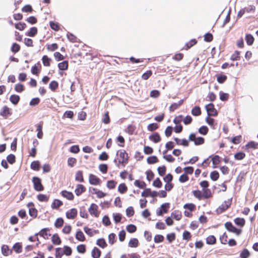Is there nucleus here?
<instances>
[{
    "label": "nucleus",
    "mask_w": 258,
    "mask_h": 258,
    "mask_svg": "<svg viewBox=\"0 0 258 258\" xmlns=\"http://www.w3.org/2000/svg\"><path fill=\"white\" fill-rule=\"evenodd\" d=\"M171 217L177 221H179L182 218L181 212L178 210H175L171 213Z\"/></svg>",
    "instance_id": "aec40b11"
},
{
    "label": "nucleus",
    "mask_w": 258,
    "mask_h": 258,
    "mask_svg": "<svg viewBox=\"0 0 258 258\" xmlns=\"http://www.w3.org/2000/svg\"><path fill=\"white\" fill-rule=\"evenodd\" d=\"M63 223V219L62 218H58L54 223V226L57 228H60L62 226Z\"/></svg>",
    "instance_id": "de8ad7c7"
},
{
    "label": "nucleus",
    "mask_w": 258,
    "mask_h": 258,
    "mask_svg": "<svg viewBox=\"0 0 258 258\" xmlns=\"http://www.w3.org/2000/svg\"><path fill=\"white\" fill-rule=\"evenodd\" d=\"M159 126L157 123H152L147 126V129L149 131L153 132L159 128Z\"/></svg>",
    "instance_id": "49530a36"
},
{
    "label": "nucleus",
    "mask_w": 258,
    "mask_h": 258,
    "mask_svg": "<svg viewBox=\"0 0 258 258\" xmlns=\"http://www.w3.org/2000/svg\"><path fill=\"white\" fill-rule=\"evenodd\" d=\"M183 208L188 209L190 212H192L196 210V207L194 204L189 203L185 204L183 206Z\"/></svg>",
    "instance_id": "bf43d9fd"
},
{
    "label": "nucleus",
    "mask_w": 258,
    "mask_h": 258,
    "mask_svg": "<svg viewBox=\"0 0 258 258\" xmlns=\"http://www.w3.org/2000/svg\"><path fill=\"white\" fill-rule=\"evenodd\" d=\"M32 181L35 190L41 191L44 190V186L41 183V180L40 178L34 176L32 178Z\"/></svg>",
    "instance_id": "7ed1b4c3"
},
{
    "label": "nucleus",
    "mask_w": 258,
    "mask_h": 258,
    "mask_svg": "<svg viewBox=\"0 0 258 258\" xmlns=\"http://www.w3.org/2000/svg\"><path fill=\"white\" fill-rule=\"evenodd\" d=\"M101 251L97 247H94L91 251V256L93 258H100Z\"/></svg>",
    "instance_id": "f3484780"
},
{
    "label": "nucleus",
    "mask_w": 258,
    "mask_h": 258,
    "mask_svg": "<svg viewBox=\"0 0 258 258\" xmlns=\"http://www.w3.org/2000/svg\"><path fill=\"white\" fill-rule=\"evenodd\" d=\"M152 74L153 73L151 70H148L143 74L142 79L144 80H147L152 75Z\"/></svg>",
    "instance_id": "338daca9"
},
{
    "label": "nucleus",
    "mask_w": 258,
    "mask_h": 258,
    "mask_svg": "<svg viewBox=\"0 0 258 258\" xmlns=\"http://www.w3.org/2000/svg\"><path fill=\"white\" fill-rule=\"evenodd\" d=\"M210 178L213 181H216L219 178V174L217 171H213L210 173Z\"/></svg>",
    "instance_id": "0e129e2a"
},
{
    "label": "nucleus",
    "mask_w": 258,
    "mask_h": 258,
    "mask_svg": "<svg viewBox=\"0 0 258 258\" xmlns=\"http://www.w3.org/2000/svg\"><path fill=\"white\" fill-rule=\"evenodd\" d=\"M49 25L50 28L55 31H58L60 28L59 24L57 22L50 21Z\"/></svg>",
    "instance_id": "4d7b16f0"
},
{
    "label": "nucleus",
    "mask_w": 258,
    "mask_h": 258,
    "mask_svg": "<svg viewBox=\"0 0 258 258\" xmlns=\"http://www.w3.org/2000/svg\"><path fill=\"white\" fill-rule=\"evenodd\" d=\"M84 230L90 237H92L94 235L99 233V231L98 230H92L87 226L84 227Z\"/></svg>",
    "instance_id": "6ab92c4d"
},
{
    "label": "nucleus",
    "mask_w": 258,
    "mask_h": 258,
    "mask_svg": "<svg viewBox=\"0 0 258 258\" xmlns=\"http://www.w3.org/2000/svg\"><path fill=\"white\" fill-rule=\"evenodd\" d=\"M149 139L150 141H152L155 143H157L161 141V138L159 133L155 132L151 135Z\"/></svg>",
    "instance_id": "2eb2a0df"
},
{
    "label": "nucleus",
    "mask_w": 258,
    "mask_h": 258,
    "mask_svg": "<svg viewBox=\"0 0 258 258\" xmlns=\"http://www.w3.org/2000/svg\"><path fill=\"white\" fill-rule=\"evenodd\" d=\"M12 113L10 109L7 106H4L0 112V115L4 117L5 118H7L9 115H11Z\"/></svg>",
    "instance_id": "4468645a"
},
{
    "label": "nucleus",
    "mask_w": 258,
    "mask_h": 258,
    "mask_svg": "<svg viewBox=\"0 0 258 258\" xmlns=\"http://www.w3.org/2000/svg\"><path fill=\"white\" fill-rule=\"evenodd\" d=\"M191 113L194 116H198L201 115L202 114L201 108L198 106H195L191 109Z\"/></svg>",
    "instance_id": "b1692460"
},
{
    "label": "nucleus",
    "mask_w": 258,
    "mask_h": 258,
    "mask_svg": "<svg viewBox=\"0 0 258 258\" xmlns=\"http://www.w3.org/2000/svg\"><path fill=\"white\" fill-rule=\"evenodd\" d=\"M169 67L168 66L164 64L163 66H159L157 67V71L158 73L164 74L168 72L169 71Z\"/></svg>",
    "instance_id": "a878e982"
},
{
    "label": "nucleus",
    "mask_w": 258,
    "mask_h": 258,
    "mask_svg": "<svg viewBox=\"0 0 258 258\" xmlns=\"http://www.w3.org/2000/svg\"><path fill=\"white\" fill-rule=\"evenodd\" d=\"M61 196L64 198L69 201H73L74 199V196L73 194L66 190H62L60 192Z\"/></svg>",
    "instance_id": "9b49d317"
},
{
    "label": "nucleus",
    "mask_w": 258,
    "mask_h": 258,
    "mask_svg": "<svg viewBox=\"0 0 258 258\" xmlns=\"http://www.w3.org/2000/svg\"><path fill=\"white\" fill-rule=\"evenodd\" d=\"M2 253L5 256H8L12 253V250L10 249L8 245L4 244L1 247Z\"/></svg>",
    "instance_id": "a211bd4d"
},
{
    "label": "nucleus",
    "mask_w": 258,
    "mask_h": 258,
    "mask_svg": "<svg viewBox=\"0 0 258 258\" xmlns=\"http://www.w3.org/2000/svg\"><path fill=\"white\" fill-rule=\"evenodd\" d=\"M240 52L238 50H236L231 55V56L230 57V59L233 61L239 60L240 57Z\"/></svg>",
    "instance_id": "3c124183"
},
{
    "label": "nucleus",
    "mask_w": 258,
    "mask_h": 258,
    "mask_svg": "<svg viewBox=\"0 0 258 258\" xmlns=\"http://www.w3.org/2000/svg\"><path fill=\"white\" fill-rule=\"evenodd\" d=\"M85 191L86 187L83 184H79L77 185L76 188L75 190V192L77 196H79Z\"/></svg>",
    "instance_id": "dca6fc26"
},
{
    "label": "nucleus",
    "mask_w": 258,
    "mask_h": 258,
    "mask_svg": "<svg viewBox=\"0 0 258 258\" xmlns=\"http://www.w3.org/2000/svg\"><path fill=\"white\" fill-rule=\"evenodd\" d=\"M50 229L48 228H45L40 230L38 233H36V235H39L40 236L43 237L44 239H48V237L51 235L49 233Z\"/></svg>",
    "instance_id": "f8f14e48"
},
{
    "label": "nucleus",
    "mask_w": 258,
    "mask_h": 258,
    "mask_svg": "<svg viewBox=\"0 0 258 258\" xmlns=\"http://www.w3.org/2000/svg\"><path fill=\"white\" fill-rule=\"evenodd\" d=\"M219 239L220 242L223 244H227L228 242V235L226 232H224L222 235L220 236Z\"/></svg>",
    "instance_id": "09e8293b"
},
{
    "label": "nucleus",
    "mask_w": 258,
    "mask_h": 258,
    "mask_svg": "<svg viewBox=\"0 0 258 258\" xmlns=\"http://www.w3.org/2000/svg\"><path fill=\"white\" fill-rule=\"evenodd\" d=\"M38 200L41 202H47L49 199V196L46 195L40 194L37 195Z\"/></svg>",
    "instance_id": "cd10ccee"
},
{
    "label": "nucleus",
    "mask_w": 258,
    "mask_h": 258,
    "mask_svg": "<svg viewBox=\"0 0 258 258\" xmlns=\"http://www.w3.org/2000/svg\"><path fill=\"white\" fill-rule=\"evenodd\" d=\"M139 244V240L137 238H131L128 242V246L130 247H137L138 246Z\"/></svg>",
    "instance_id": "bb28decb"
},
{
    "label": "nucleus",
    "mask_w": 258,
    "mask_h": 258,
    "mask_svg": "<svg viewBox=\"0 0 258 258\" xmlns=\"http://www.w3.org/2000/svg\"><path fill=\"white\" fill-rule=\"evenodd\" d=\"M51 241L55 245H59L61 243V240L57 233H55L52 236Z\"/></svg>",
    "instance_id": "5701e85b"
},
{
    "label": "nucleus",
    "mask_w": 258,
    "mask_h": 258,
    "mask_svg": "<svg viewBox=\"0 0 258 258\" xmlns=\"http://www.w3.org/2000/svg\"><path fill=\"white\" fill-rule=\"evenodd\" d=\"M75 238L77 240L80 242H83L86 240V238L84 233L80 230H78L77 231L75 235Z\"/></svg>",
    "instance_id": "412c9836"
},
{
    "label": "nucleus",
    "mask_w": 258,
    "mask_h": 258,
    "mask_svg": "<svg viewBox=\"0 0 258 258\" xmlns=\"http://www.w3.org/2000/svg\"><path fill=\"white\" fill-rule=\"evenodd\" d=\"M206 243L209 245H213L216 243V238L214 235H209L206 239Z\"/></svg>",
    "instance_id": "473e14b6"
},
{
    "label": "nucleus",
    "mask_w": 258,
    "mask_h": 258,
    "mask_svg": "<svg viewBox=\"0 0 258 258\" xmlns=\"http://www.w3.org/2000/svg\"><path fill=\"white\" fill-rule=\"evenodd\" d=\"M250 255V253L249 251L245 248L240 253V258H248Z\"/></svg>",
    "instance_id": "774afa93"
},
{
    "label": "nucleus",
    "mask_w": 258,
    "mask_h": 258,
    "mask_svg": "<svg viewBox=\"0 0 258 258\" xmlns=\"http://www.w3.org/2000/svg\"><path fill=\"white\" fill-rule=\"evenodd\" d=\"M136 129V127L135 125L129 124L125 129V132L129 135H132L134 134Z\"/></svg>",
    "instance_id": "58836bf2"
},
{
    "label": "nucleus",
    "mask_w": 258,
    "mask_h": 258,
    "mask_svg": "<svg viewBox=\"0 0 258 258\" xmlns=\"http://www.w3.org/2000/svg\"><path fill=\"white\" fill-rule=\"evenodd\" d=\"M31 168L35 171H38L40 168V164L39 161H34L31 163Z\"/></svg>",
    "instance_id": "f704fd0d"
},
{
    "label": "nucleus",
    "mask_w": 258,
    "mask_h": 258,
    "mask_svg": "<svg viewBox=\"0 0 258 258\" xmlns=\"http://www.w3.org/2000/svg\"><path fill=\"white\" fill-rule=\"evenodd\" d=\"M170 208V204L168 203H166L163 204L159 210H157L156 212V214L157 216H162L163 213H167Z\"/></svg>",
    "instance_id": "423d86ee"
},
{
    "label": "nucleus",
    "mask_w": 258,
    "mask_h": 258,
    "mask_svg": "<svg viewBox=\"0 0 258 258\" xmlns=\"http://www.w3.org/2000/svg\"><path fill=\"white\" fill-rule=\"evenodd\" d=\"M220 99L221 101H225L228 100L229 97V95L228 93H224L222 91L219 92Z\"/></svg>",
    "instance_id": "680f3d73"
},
{
    "label": "nucleus",
    "mask_w": 258,
    "mask_h": 258,
    "mask_svg": "<svg viewBox=\"0 0 258 258\" xmlns=\"http://www.w3.org/2000/svg\"><path fill=\"white\" fill-rule=\"evenodd\" d=\"M225 227L229 232L235 233L239 235L241 233L242 230L236 228L230 222H227L225 223Z\"/></svg>",
    "instance_id": "20e7f679"
},
{
    "label": "nucleus",
    "mask_w": 258,
    "mask_h": 258,
    "mask_svg": "<svg viewBox=\"0 0 258 258\" xmlns=\"http://www.w3.org/2000/svg\"><path fill=\"white\" fill-rule=\"evenodd\" d=\"M96 244L102 248H104L107 246L105 240L103 238L98 239L96 241Z\"/></svg>",
    "instance_id": "7c9ffc66"
},
{
    "label": "nucleus",
    "mask_w": 258,
    "mask_h": 258,
    "mask_svg": "<svg viewBox=\"0 0 258 258\" xmlns=\"http://www.w3.org/2000/svg\"><path fill=\"white\" fill-rule=\"evenodd\" d=\"M194 196L198 200H201L203 199L202 191L200 190H195L192 191Z\"/></svg>",
    "instance_id": "13d9d810"
},
{
    "label": "nucleus",
    "mask_w": 258,
    "mask_h": 258,
    "mask_svg": "<svg viewBox=\"0 0 258 258\" xmlns=\"http://www.w3.org/2000/svg\"><path fill=\"white\" fill-rule=\"evenodd\" d=\"M197 43V41L196 39H191L189 42L185 44V48L184 49L187 50L188 49L190 48L192 46L196 44Z\"/></svg>",
    "instance_id": "79ce46f5"
},
{
    "label": "nucleus",
    "mask_w": 258,
    "mask_h": 258,
    "mask_svg": "<svg viewBox=\"0 0 258 258\" xmlns=\"http://www.w3.org/2000/svg\"><path fill=\"white\" fill-rule=\"evenodd\" d=\"M68 61H63L61 62H60L58 64V67L59 70L62 71H64L68 69Z\"/></svg>",
    "instance_id": "37998d69"
},
{
    "label": "nucleus",
    "mask_w": 258,
    "mask_h": 258,
    "mask_svg": "<svg viewBox=\"0 0 258 258\" xmlns=\"http://www.w3.org/2000/svg\"><path fill=\"white\" fill-rule=\"evenodd\" d=\"M43 122L41 121L36 125V131L37 132V137L38 138L41 139L43 136L42 132Z\"/></svg>",
    "instance_id": "ddd939ff"
},
{
    "label": "nucleus",
    "mask_w": 258,
    "mask_h": 258,
    "mask_svg": "<svg viewBox=\"0 0 258 258\" xmlns=\"http://www.w3.org/2000/svg\"><path fill=\"white\" fill-rule=\"evenodd\" d=\"M46 49L49 51H54L57 49L58 46L57 43H54L52 44H47L46 45Z\"/></svg>",
    "instance_id": "72a5a7b5"
},
{
    "label": "nucleus",
    "mask_w": 258,
    "mask_h": 258,
    "mask_svg": "<svg viewBox=\"0 0 258 258\" xmlns=\"http://www.w3.org/2000/svg\"><path fill=\"white\" fill-rule=\"evenodd\" d=\"M191 234L188 231H184L182 234V239L183 240H186V241H188L191 239Z\"/></svg>",
    "instance_id": "6e6d98bb"
},
{
    "label": "nucleus",
    "mask_w": 258,
    "mask_h": 258,
    "mask_svg": "<svg viewBox=\"0 0 258 258\" xmlns=\"http://www.w3.org/2000/svg\"><path fill=\"white\" fill-rule=\"evenodd\" d=\"M75 179L76 180L81 182H84V180L82 171L79 170L76 172L75 175Z\"/></svg>",
    "instance_id": "c9c22d12"
},
{
    "label": "nucleus",
    "mask_w": 258,
    "mask_h": 258,
    "mask_svg": "<svg viewBox=\"0 0 258 258\" xmlns=\"http://www.w3.org/2000/svg\"><path fill=\"white\" fill-rule=\"evenodd\" d=\"M117 155H118L121 158V160L118 161V164H121L122 166L124 167L129 160L127 153L124 150H120L117 151Z\"/></svg>",
    "instance_id": "f257e3e1"
},
{
    "label": "nucleus",
    "mask_w": 258,
    "mask_h": 258,
    "mask_svg": "<svg viewBox=\"0 0 258 258\" xmlns=\"http://www.w3.org/2000/svg\"><path fill=\"white\" fill-rule=\"evenodd\" d=\"M51 59L47 55H43L42 57V61L44 66L49 67L50 66Z\"/></svg>",
    "instance_id": "c85d7f7f"
},
{
    "label": "nucleus",
    "mask_w": 258,
    "mask_h": 258,
    "mask_svg": "<svg viewBox=\"0 0 258 258\" xmlns=\"http://www.w3.org/2000/svg\"><path fill=\"white\" fill-rule=\"evenodd\" d=\"M29 214L30 216L35 218L37 216L38 211L35 208H30L29 210Z\"/></svg>",
    "instance_id": "69168bd1"
},
{
    "label": "nucleus",
    "mask_w": 258,
    "mask_h": 258,
    "mask_svg": "<svg viewBox=\"0 0 258 258\" xmlns=\"http://www.w3.org/2000/svg\"><path fill=\"white\" fill-rule=\"evenodd\" d=\"M254 38L250 34H246L245 36V40L247 45H251L254 42Z\"/></svg>",
    "instance_id": "c03bdc74"
},
{
    "label": "nucleus",
    "mask_w": 258,
    "mask_h": 258,
    "mask_svg": "<svg viewBox=\"0 0 258 258\" xmlns=\"http://www.w3.org/2000/svg\"><path fill=\"white\" fill-rule=\"evenodd\" d=\"M188 141L194 142L196 146H199L205 143V139L203 137H197L194 133L190 134L188 137Z\"/></svg>",
    "instance_id": "f03ea898"
},
{
    "label": "nucleus",
    "mask_w": 258,
    "mask_h": 258,
    "mask_svg": "<svg viewBox=\"0 0 258 258\" xmlns=\"http://www.w3.org/2000/svg\"><path fill=\"white\" fill-rule=\"evenodd\" d=\"M37 32L38 29L36 27H31L26 33V35L30 37H34L37 33Z\"/></svg>",
    "instance_id": "2f4dec72"
},
{
    "label": "nucleus",
    "mask_w": 258,
    "mask_h": 258,
    "mask_svg": "<svg viewBox=\"0 0 258 258\" xmlns=\"http://www.w3.org/2000/svg\"><path fill=\"white\" fill-rule=\"evenodd\" d=\"M127 190V187L124 183L120 184L118 186V190L120 194L125 193Z\"/></svg>",
    "instance_id": "a18cd8bd"
},
{
    "label": "nucleus",
    "mask_w": 258,
    "mask_h": 258,
    "mask_svg": "<svg viewBox=\"0 0 258 258\" xmlns=\"http://www.w3.org/2000/svg\"><path fill=\"white\" fill-rule=\"evenodd\" d=\"M208 115L209 116H216L218 112L215 108L214 105L213 103H210L206 106Z\"/></svg>",
    "instance_id": "0eeeda50"
},
{
    "label": "nucleus",
    "mask_w": 258,
    "mask_h": 258,
    "mask_svg": "<svg viewBox=\"0 0 258 258\" xmlns=\"http://www.w3.org/2000/svg\"><path fill=\"white\" fill-rule=\"evenodd\" d=\"M20 100V96L17 95H12L10 97V101L14 105H17Z\"/></svg>",
    "instance_id": "393cba45"
},
{
    "label": "nucleus",
    "mask_w": 258,
    "mask_h": 258,
    "mask_svg": "<svg viewBox=\"0 0 258 258\" xmlns=\"http://www.w3.org/2000/svg\"><path fill=\"white\" fill-rule=\"evenodd\" d=\"M243 149L247 151H249L250 149H258V143L254 141H250L243 147Z\"/></svg>",
    "instance_id": "1a4fd4ad"
},
{
    "label": "nucleus",
    "mask_w": 258,
    "mask_h": 258,
    "mask_svg": "<svg viewBox=\"0 0 258 258\" xmlns=\"http://www.w3.org/2000/svg\"><path fill=\"white\" fill-rule=\"evenodd\" d=\"M67 36L70 42L72 43H75L78 42V38L73 33L68 32Z\"/></svg>",
    "instance_id": "e433bc0d"
},
{
    "label": "nucleus",
    "mask_w": 258,
    "mask_h": 258,
    "mask_svg": "<svg viewBox=\"0 0 258 258\" xmlns=\"http://www.w3.org/2000/svg\"><path fill=\"white\" fill-rule=\"evenodd\" d=\"M13 249L17 253H19L22 251V244L19 242L16 243L13 245Z\"/></svg>",
    "instance_id": "4c0bfd02"
},
{
    "label": "nucleus",
    "mask_w": 258,
    "mask_h": 258,
    "mask_svg": "<svg viewBox=\"0 0 258 258\" xmlns=\"http://www.w3.org/2000/svg\"><path fill=\"white\" fill-rule=\"evenodd\" d=\"M90 214L95 217H98L99 212L98 211V207L95 204H91L88 209Z\"/></svg>",
    "instance_id": "39448f33"
},
{
    "label": "nucleus",
    "mask_w": 258,
    "mask_h": 258,
    "mask_svg": "<svg viewBox=\"0 0 258 258\" xmlns=\"http://www.w3.org/2000/svg\"><path fill=\"white\" fill-rule=\"evenodd\" d=\"M116 235L113 233H110L108 235V242L110 244L112 245L116 242Z\"/></svg>",
    "instance_id": "e2e57ef3"
},
{
    "label": "nucleus",
    "mask_w": 258,
    "mask_h": 258,
    "mask_svg": "<svg viewBox=\"0 0 258 258\" xmlns=\"http://www.w3.org/2000/svg\"><path fill=\"white\" fill-rule=\"evenodd\" d=\"M220 162V157L218 155L214 156L212 158V162L214 165L213 168L217 167V165H218Z\"/></svg>",
    "instance_id": "5fc2aeb1"
},
{
    "label": "nucleus",
    "mask_w": 258,
    "mask_h": 258,
    "mask_svg": "<svg viewBox=\"0 0 258 258\" xmlns=\"http://www.w3.org/2000/svg\"><path fill=\"white\" fill-rule=\"evenodd\" d=\"M21 47L20 45L17 43H14L11 48V50L14 53H17L20 51Z\"/></svg>",
    "instance_id": "8fccbe9b"
},
{
    "label": "nucleus",
    "mask_w": 258,
    "mask_h": 258,
    "mask_svg": "<svg viewBox=\"0 0 258 258\" xmlns=\"http://www.w3.org/2000/svg\"><path fill=\"white\" fill-rule=\"evenodd\" d=\"M78 215V211L76 208H72L68 211L66 213V217L68 219H74L76 218Z\"/></svg>",
    "instance_id": "6e6552de"
},
{
    "label": "nucleus",
    "mask_w": 258,
    "mask_h": 258,
    "mask_svg": "<svg viewBox=\"0 0 258 258\" xmlns=\"http://www.w3.org/2000/svg\"><path fill=\"white\" fill-rule=\"evenodd\" d=\"M58 83L56 81H51L49 85V89L53 92L55 91V90L58 88Z\"/></svg>",
    "instance_id": "ea45409f"
},
{
    "label": "nucleus",
    "mask_w": 258,
    "mask_h": 258,
    "mask_svg": "<svg viewBox=\"0 0 258 258\" xmlns=\"http://www.w3.org/2000/svg\"><path fill=\"white\" fill-rule=\"evenodd\" d=\"M89 181L92 185H99L101 182V180L96 175L90 174L89 176Z\"/></svg>",
    "instance_id": "9d476101"
},
{
    "label": "nucleus",
    "mask_w": 258,
    "mask_h": 258,
    "mask_svg": "<svg viewBox=\"0 0 258 258\" xmlns=\"http://www.w3.org/2000/svg\"><path fill=\"white\" fill-rule=\"evenodd\" d=\"M158 161V158L155 156H150L147 159V163L149 164L157 163Z\"/></svg>",
    "instance_id": "864d4df0"
},
{
    "label": "nucleus",
    "mask_w": 258,
    "mask_h": 258,
    "mask_svg": "<svg viewBox=\"0 0 258 258\" xmlns=\"http://www.w3.org/2000/svg\"><path fill=\"white\" fill-rule=\"evenodd\" d=\"M203 199H207L212 197L211 191L209 188L203 189L202 191Z\"/></svg>",
    "instance_id": "c756f323"
},
{
    "label": "nucleus",
    "mask_w": 258,
    "mask_h": 258,
    "mask_svg": "<svg viewBox=\"0 0 258 258\" xmlns=\"http://www.w3.org/2000/svg\"><path fill=\"white\" fill-rule=\"evenodd\" d=\"M116 184H117V182H116L114 180H108L107 182L106 186L109 189H112L115 187Z\"/></svg>",
    "instance_id": "603ef678"
},
{
    "label": "nucleus",
    "mask_w": 258,
    "mask_h": 258,
    "mask_svg": "<svg viewBox=\"0 0 258 258\" xmlns=\"http://www.w3.org/2000/svg\"><path fill=\"white\" fill-rule=\"evenodd\" d=\"M235 223L240 227H243L245 223L244 219L241 218H236L234 220Z\"/></svg>",
    "instance_id": "a19ab883"
},
{
    "label": "nucleus",
    "mask_w": 258,
    "mask_h": 258,
    "mask_svg": "<svg viewBox=\"0 0 258 258\" xmlns=\"http://www.w3.org/2000/svg\"><path fill=\"white\" fill-rule=\"evenodd\" d=\"M63 205V203L59 200L55 199L51 204V207L52 209H58Z\"/></svg>",
    "instance_id": "4be33fe9"
},
{
    "label": "nucleus",
    "mask_w": 258,
    "mask_h": 258,
    "mask_svg": "<svg viewBox=\"0 0 258 258\" xmlns=\"http://www.w3.org/2000/svg\"><path fill=\"white\" fill-rule=\"evenodd\" d=\"M77 250L79 253H84L86 251V246L85 244H79L77 246Z\"/></svg>",
    "instance_id": "052dcab7"
}]
</instances>
